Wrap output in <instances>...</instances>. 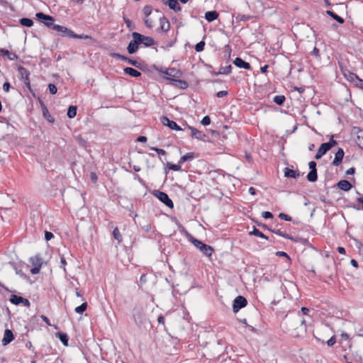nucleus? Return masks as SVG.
Instances as JSON below:
<instances>
[{
  "label": "nucleus",
  "instance_id": "3c124183",
  "mask_svg": "<svg viewBox=\"0 0 363 363\" xmlns=\"http://www.w3.org/2000/svg\"><path fill=\"white\" fill-rule=\"evenodd\" d=\"M66 264H67L66 259H65V257L62 255L60 258V267L63 268L65 272H66V268H65Z\"/></svg>",
  "mask_w": 363,
  "mask_h": 363
},
{
  "label": "nucleus",
  "instance_id": "09e8293b",
  "mask_svg": "<svg viewBox=\"0 0 363 363\" xmlns=\"http://www.w3.org/2000/svg\"><path fill=\"white\" fill-rule=\"evenodd\" d=\"M211 123V118L209 116H206L201 120V124L203 125H208Z\"/></svg>",
  "mask_w": 363,
  "mask_h": 363
},
{
  "label": "nucleus",
  "instance_id": "c756f323",
  "mask_svg": "<svg viewBox=\"0 0 363 363\" xmlns=\"http://www.w3.org/2000/svg\"><path fill=\"white\" fill-rule=\"evenodd\" d=\"M326 13L328 15H329L330 16H331L333 19H335V21H337L340 23H343L344 21H345L344 19L342 17L339 16L338 15H337L336 13H335L332 11L328 10L326 11Z\"/></svg>",
  "mask_w": 363,
  "mask_h": 363
},
{
  "label": "nucleus",
  "instance_id": "5701e85b",
  "mask_svg": "<svg viewBox=\"0 0 363 363\" xmlns=\"http://www.w3.org/2000/svg\"><path fill=\"white\" fill-rule=\"evenodd\" d=\"M218 17V13L216 11H208L205 13V18L208 22H212L217 19Z\"/></svg>",
  "mask_w": 363,
  "mask_h": 363
},
{
  "label": "nucleus",
  "instance_id": "39448f33",
  "mask_svg": "<svg viewBox=\"0 0 363 363\" xmlns=\"http://www.w3.org/2000/svg\"><path fill=\"white\" fill-rule=\"evenodd\" d=\"M35 16H36L37 18L40 21L43 23L47 27H48L49 28H52V27L54 24L53 21H55L53 17L46 15L42 12L37 13Z\"/></svg>",
  "mask_w": 363,
  "mask_h": 363
},
{
  "label": "nucleus",
  "instance_id": "e2e57ef3",
  "mask_svg": "<svg viewBox=\"0 0 363 363\" xmlns=\"http://www.w3.org/2000/svg\"><path fill=\"white\" fill-rule=\"evenodd\" d=\"M276 255L279 257H285L290 260L289 256L285 252L279 251L276 253Z\"/></svg>",
  "mask_w": 363,
  "mask_h": 363
},
{
  "label": "nucleus",
  "instance_id": "4468645a",
  "mask_svg": "<svg viewBox=\"0 0 363 363\" xmlns=\"http://www.w3.org/2000/svg\"><path fill=\"white\" fill-rule=\"evenodd\" d=\"M233 64L239 68H242L247 70L251 69V65L250 63L244 61L240 57H236L233 61Z\"/></svg>",
  "mask_w": 363,
  "mask_h": 363
},
{
  "label": "nucleus",
  "instance_id": "1a4fd4ad",
  "mask_svg": "<svg viewBox=\"0 0 363 363\" xmlns=\"http://www.w3.org/2000/svg\"><path fill=\"white\" fill-rule=\"evenodd\" d=\"M163 73L167 76V79L172 81H174V79H179L182 75V72L176 68H169L166 69Z\"/></svg>",
  "mask_w": 363,
  "mask_h": 363
},
{
  "label": "nucleus",
  "instance_id": "a211bd4d",
  "mask_svg": "<svg viewBox=\"0 0 363 363\" xmlns=\"http://www.w3.org/2000/svg\"><path fill=\"white\" fill-rule=\"evenodd\" d=\"M13 339L14 336L12 331L9 329H6L4 332V335L2 339L3 345H6L9 344Z\"/></svg>",
  "mask_w": 363,
  "mask_h": 363
},
{
  "label": "nucleus",
  "instance_id": "b1692460",
  "mask_svg": "<svg viewBox=\"0 0 363 363\" xmlns=\"http://www.w3.org/2000/svg\"><path fill=\"white\" fill-rule=\"evenodd\" d=\"M232 66L228 65L226 67H221L218 72L213 73L214 75H219V74H229L232 72Z\"/></svg>",
  "mask_w": 363,
  "mask_h": 363
},
{
  "label": "nucleus",
  "instance_id": "6ab92c4d",
  "mask_svg": "<svg viewBox=\"0 0 363 363\" xmlns=\"http://www.w3.org/2000/svg\"><path fill=\"white\" fill-rule=\"evenodd\" d=\"M328 145H326L325 143H322L320 147L318 150V152L315 156L316 160L320 159L330 149L328 147Z\"/></svg>",
  "mask_w": 363,
  "mask_h": 363
},
{
  "label": "nucleus",
  "instance_id": "bf43d9fd",
  "mask_svg": "<svg viewBox=\"0 0 363 363\" xmlns=\"http://www.w3.org/2000/svg\"><path fill=\"white\" fill-rule=\"evenodd\" d=\"M336 342L335 337H331L328 341L327 345L330 347L333 346Z\"/></svg>",
  "mask_w": 363,
  "mask_h": 363
},
{
  "label": "nucleus",
  "instance_id": "473e14b6",
  "mask_svg": "<svg viewBox=\"0 0 363 363\" xmlns=\"http://www.w3.org/2000/svg\"><path fill=\"white\" fill-rule=\"evenodd\" d=\"M174 82H175L176 86H179L181 89H184L188 87V83L186 81L181 80L179 79H174Z\"/></svg>",
  "mask_w": 363,
  "mask_h": 363
},
{
  "label": "nucleus",
  "instance_id": "e433bc0d",
  "mask_svg": "<svg viewBox=\"0 0 363 363\" xmlns=\"http://www.w3.org/2000/svg\"><path fill=\"white\" fill-rule=\"evenodd\" d=\"M87 308V303L84 302L80 306L75 308L74 311L77 313L82 314Z\"/></svg>",
  "mask_w": 363,
  "mask_h": 363
},
{
  "label": "nucleus",
  "instance_id": "9b49d317",
  "mask_svg": "<svg viewBox=\"0 0 363 363\" xmlns=\"http://www.w3.org/2000/svg\"><path fill=\"white\" fill-rule=\"evenodd\" d=\"M162 123L169 127L172 130H182V129L177 124L176 122L169 120L167 116H162L160 118Z\"/></svg>",
  "mask_w": 363,
  "mask_h": 363
},
{
  "label": "nucleus",
  "instance_id": "680f3d73",
  "mask_svg": "<svg viewBox=\"0 0 363 363\" xmlns=\"http://www.w3.org/2000/svg\"><path fill=\"white\" fill-rule=\"evenodd\" d=\"M227 95H228L227 91H220L217 92V94H216V96L218 98H221V97L225 96Z\"/></svg>",
  "mask_w": 363,
  "mask_h": 363
},
{
  "label": "nucleus",
  "instance_id": "412c9836",
  "mask_svg": "<svg viewBox=\"0 0 363 363\" xmlns=\"http://www.w3.org/2000/svg\"><path fill=\"white\" fill-rule=\"evenodd\" d=\"M284 177H291V178L296 179L300 176L299 172H298L295 170L291 169L288 167H286L284 169Z\"/></svg>",
  "mask_w": 363,
  "mask_h": 363
},
{
  "label": "nucleus",
  "instance_id": "0eeeda50",
  "mask_svg": "<svg viewBox=\"0 0 363 363\" xmlns=\"http://www.w3.org/2000/svg\"><path fill=\"white\" fill-rule=\"evenodd\" d=\"M52 29L60 33L62 36H67L69 38H72V36H74V31L63 26L53 24Z\"/></svg>",
  "mask_w": 363,
  "mask_h": 363
},
{
  "label": "nucleus",
  "instance_id": "79ce46f5",
  "mask_svg": "<svg viewBox=\"0 0 363 363\" xmlns=\"http://www.w3.org/2000/svg\"><path fill=\"white\" fill-rule=\"evenodd\" d=\"M204 46L205 43L203 41H201L195 45V50L196 52H201L203 50Z\"/></svg>",
  "mask_w": 363,
  "mask_h": 363
},
{
  "label": "nucleus",
  "instance_id": "dca6fc26",
  "mask_svg": "<svg viewBox=\"0 0 363 363\" xmlns=\"http://www.w3.org/2000/svg\"><path fill=\"white\" fill-rule=\"evenodd\" d=\"M162 1L164 4L168 5L169 9L174 11H180L182 9L177 0H162Z\"/></svg>",
  "mask_w": 363,
  "mask_h": 363
},
{
  "label": "nucleus",
  "instance_id": "13d9d810",
  "mask_svg": "<svg viewBox=\"0 0 363 363\" xmlns=\"http://www.w3.org/2000/svg\"><path fill=\"white\" fill-rule=\"evenodd\" d=\"M357 134V139L359 141V143L363 145V130H359Z\"/></svg>",
  "mask_w": 363,
  "mask_h": 363
},
{
  "label": "nucleus",
  "instance_id": "cd10ccee",
  "mask_svg": "<svg viewBox=\"0 0 363 363\" xmlns=\"http://www.w3.org/2000/svg\"><path fill=\"white\" fill-rule=\"evenodd\" d=\"M57 336L59 337L60 340L62 342L64 345H68L69 337L66 333H57Z\"/></svg>",
  "mask_w": 363,
  "mask_h": 363
},
{
  "label": "nucleus",
  "instance_id": "f704fd0d",
  "mask_svg": "<svg viewBox=\"0 0 363 363\" xmlns=\"http://www.w3.org/2000/svg\"><path fill=\"white\" fill-rule=\"evenodd\" d=\"M286 100V98L283 95H277L274 97L273 101L277 105H282Z\"/></svg>",
  "mask_w": 363,
  "mask_h": 363
},
{
  "label": "nucleus",
  "instance_id": "c85d7f7f",
  "mask_svg": "<svg viewBox=\"0 0 363 363\" xmlns=\"http://www.w3.org/2000/svg\"><path fill=\"white\" fill-rule=\"evenodd\" d=\"M10 301L15 305H18L23 301V298L17 295H11Z\"/></svg>",
  "mask_w": 363,
  "mask_h": 363
},
{
  "label": "nucleus",
  "instance_id": "6e6d98bb",
  "mask_svg": "<svg viewBox=\"0 0 363 363\" xmlns=\"http://www.w3.org/2000/svg\"><path fill=\"white\" fill-rule=\"evenodd\" d=\"M125 61H127L129 64H130V65H132L133 66H135L137 67H138L139 65H140V63L138 62H137L136 60L130 59L128 57V60H126Z\"/></svg>",
  "mask_w": 363,
  "mask_h": 363
},
{
  "label": "nucleus",
  "instance_id": "c03bdc74",
  "mask_svg": "<svg viewBox=\"0 0 363 363\" xmlns=\"http://www.w3.org/2000/svg\"><path fill=\"white\" fill-rule=\"evenodd\" d=\"M152 10V7L150 6L147 5L143 8V13L146 17H147L151 14Z\"/></svg>",
  "mask_w": 363,
  "mask_h": 363
},
{
  "label": "nucleus",
  "instance_id": "37998d69",
  "mask_svg": "<svg viewBox=\"0 0 363 363\" xmlns=\"http://www.w3.org/2000/svg\"><path fill=\"white\" fill-rule=\"evenodd\" d=\"M111 56L116 59H119L123 61L128 60V57L118 53H111Z\"/></svg>",
  "mask_w": 363,
  "mask_h": 363
},
{
  "label": "nucleus",
  "instance_id": "774afa93",
  "mask_svg": "<svg viewBox=\"0 0 363 363\" xmlns=\"http://www.w3.org/2000/svg\"><path fill=\"white\" fill-rule=\"evenodd\" d=\"M312 55H313L316 57H319V50L316 47L313 48L312 51Z\"/></svg>",
  "mask_w": 363,
  "mask_h": 363
},
{
  "label": "nucleus",
  "instance_id": "ea45409f",
  "mask_svg": "<svg viewBox=\"0 0 363 363\" xmlns=\"http://www.w3.org/2000/svg\"><path fill=\"white\" fill-rule=\"evenodd\" d=\"M167 166L169 169L174 171H182L181 164H179V163H178V164L167 163Z\"/></svg>",
  "mask_w": 363,
  "mask_h": 363
},
{
  "label": "nucleus",
  "instance_id": "69168bd1",
  "mask_svg": "<svg viewBox=\"0 0 363 363\" xmlns=\"http://www.w3.org/2000/svg\"><path fill=\"white\" fill-rule=\"evenodd\" d=\"M355 84L359 88L363 89V80L362 79H360L359 78H358L357 80L356 81Z\"/></svg>",
  "mask_w": 363,
  "mask_h": 363
},
{
  "label": "nucleus",
  "instance_id": "7c9ffc66",
  "mask_svg": "<svg viewBox=\"0 0 363 363\" xmlns=\"http://www.w3.org/2000/svg\"><path fill=\"white\" fill-rule=\"evenodd\" d=\"M317 170H311L307 175V179L311 182H314L317 180Z\"/></svg>",
  "mask_w": 363,
  "mask_h": 363
},
{
  "label": "nucleus",
  "instance_id": "f8f14e48",
  "mask_svg": "<svg viewBox=\"0 0 363 363\" xmlns=\"http://www.w3.org/2000/svg\"><path fill=\"white\" fill-rule=\"evenodd\" d=\"M160 26L157 29V32L160 30L167 32L170 29V23L165 16H162L160 18Z\"/></svg>",
  "mask_w": 363,
  "mask_h": 363
},
{
  "label": "nucleus",
  "instance_id": "338daca9",
  "mask_svg": "<svg viewBox=\"0 0 363 363\" xmlns=\"http://www.w3.org/2000/svg\"><path fill=\"white\" fill-rule=\"evenodd\" d=\"M309 168L311 170H317L316 169V163L314 161H311L308 164Z\"/></svg>",
  "mask_w": 363,
  "mask_h": 363
},
{
  "label": "nucleus",
  "instance_id": "f03ea898",
  "mask_svg": "<svg viewBox=\"0 0 363 363\" xmlns=\"http://www.w3.org/2000/svg\"><path fill=\"white\" fill-rule=\"evenodd\" d=\"M133 316L135 323L139 327L145 325L148 323V318L143 310L140 308H135L133 311Z\"/></svg>",
  "mask_w": 363,
  "mask_h": 363
},
{
  "label": "nucleus",
  "instance_id": "8fccbe9b",
  "mask_svg": "<svg viewBox=\"0 0 363 363\" xmlns=\"http://www.w3.org/2000/svg\"><path fill=\"white\" fill-rule=\"evenodd\" d=\"M279 217L282 219V220H286V221H291V217L284 213H280L279 214Z\"/></svg>",
  "mask_w": 363,
  "mask_h": 363
},
{
  "label": "nucleus",
  "instance_id": "052dcab7",
  "mask_svg": "<svg viewBox=\"0 0 363 363\" xmlns=\"http://www.w3.org/2000/svg\"><path fill=\"white\" fill-rule=\"evenodd\" d=\"M124 21L127 26V27L130 29V30H133V26L132 25V23L131 21L128 19V18H126L124 17Z\"/></svg>",
  "mask_w": 363,
  "mask_h": 363
},
{
  "label": "nucleus",
  "instance_id": "6e6552de",
  "mask_svg": "<svg viewBox=\"0 0 363 363\" xmlns=\"http://www.w3.org/2000/svg\"><path fill=\"white\" fill-rule=\"evenodd\" d=\"M135 35H137V32H133L132 33L133 40L129 43L127 47V50L129 54H133L138 50L140 42H138V38Z\"/></svg>",
  "mask_w": 363,
  "mask_h": 363
},
{
  "label": "nucleus",
  "instance_id": "f257e3e1",
  "mask_svg": "<svg viewBox=\"0 0 363 363\" xmlns=\"http://www.w3.org/2000/svg\"><path fill=\"white\" fill-rule=\"evenodd\" d=\"M186 237L188 240L196 247L198 248L204 255H206L208 257H211L214 250L213 248L208 245L201 241L197 240L196 238H194L189 233H186Z\"/></svg>",
  "mask_w": 363,
  "mask_h": 363
},
{
  "label": "nucleus",
  "instance_id": "9d476101",
  "mask_svg": "<svg viewBox=\"0 0 363 363\" xmlns=\"http://www.w3.org/2000/svg\"><path fill=\"white\" fill-rule=\"evenodd\" d=\"M138 42L140 44H143L145 47H150L155 44V42L153 38L149 36H145L139 33H137V35Z\"/></svg>",
  "mask_w": 363,
  "mask_h": 363
},
{
  "label": "nucleus",
  "instance_id": "2eb2a0df",
  "mask_svg": "<svg viewBox=\"0 0 363 363\" xmlns=\"http://www.w3.org/2000/svg\"><path fill=\"white\" fill-rule=\"evenodd\" d=\"M345 152L342 148H339L335 153V158L332 162L333 165L338 166L342 161Z\"/></svg>",
  "mask_w": 363,
  "mask_h": 363
},
{
  "label": "nucleus",
  "instance_id": "423d86ee",
  "mask_svg": "<svg viewBox=\"0 0 363 363\" xmlns=\"http://www.w3.org/2000/svg\"><path fill=\"white\" fill-rule=\"evenodd\" d=\"M247 303V299L242 296H237L233 301V311L234 313H237L240 309L244 308Z\"/></svg>",
  "mask_w": 363,
  "mask_h": 363
},
{
  "label": "nucleus",
  "instance_id": "0e129e2a",
  "mask_svg": "<svg viewBox=\"0 0 363 363\" xmlns=\"http://www.w3.org/2000/svg\"><path fill=\"white\" fill-rule=\"evenodd\" d=\"M11 88V85L9 84V82H5L4 84H3V89L4 91L6 92H9V89Z\"/></svg>",
  "mask_w": 363,
  "mask_h": 363
},
{
  "label": "nucleus",
  "instance_id": "a19ab883",
  "mask_svg": "<svg viewBox=\"0 0 363 363\" xmlns=\"http://www.w3.org/2000/svg\"><path fill=\"white\" fill-rule=\"evenodd\" d=\"M334 135L331 136L330 140L328 143H324L326 145H328V147L330 150L333 147L337 145V142L333 139Z\"/></svg>",
  "mask_w": 363,
  "mask_h": 363
},
{
  "label": "nucleus",
  "instance_id": "a18cd8bd",
  "mask_svg": "<svg viewBox=\"0 0 363 363\" xmlns=\"http://www.w3.org/2000/svg\"><path fill=\"white\" fill-rule=\"evenodd\" d=\"M294 320H296V323H299L300 324V326L303 328V330L304 331L306 330V325H305V320L304 319H300L298 317L294 319Z\"/></svg>",
  "mask_w": 363,
  "mask_h": 363
},
{
  "label": "nucleus",
  "instance_id": "20e7f679",
  "mask_svg": "<svg viewBox=\"0 0 363 363\" xmlns=\"http://www.w3.org/2000/svg\"><path fill=\"white\" fill-rule=\"evenodd\" d=\"M30 262L32 264V266L33 267L30 269L31 274H38L41 269L42 264H43L42 258L38 255H35V256L30 258Z\"/></svg>",
  "mask_w": 363,
  "mask_h": 363
},
{
  "label": "nucleus",
  "instance_id": "4be33fe9",
  "mask_svg": "<svg viewBox=\"0 0 363 363\" xmlns=\"http://www.w3.org/2000/svg\"><path fill=\"white\" fill-rule=\"evenodd\" d=\"M124 72L126 74H128L133 77H139L141 76V72L139 71L132 68V67H125L124 69Z\"/></svg>",
  "mask_w": 363,
  "mask_h": 363
},
{
  "label": "nucleus",
  "instance_id": "5fc2aeb1",
  "mask_svg": "<svg viewBox=\"0 0 363 363\" xmlns=\"http://www.w3.org/2000/svg\"><path fill=\"white\" fill-rule=\"evenodd\" d=\"M53 236L54 235H53V234L51 232H49V231H45V239L47 241L50 240L53 238Z\"/></svg>",
  "mask_w": 363,
  "mask_h": 363
},
{
  "label": "nucleus",
  "instance_id": "72a5a7b5",
  "mask_svg": "<svg viewBox=\"0 0 363 363\" xmlns=\"http://www.w3.org/2000/svg\"><path fill=\"white\" fill-rule=\"evenodd\" d=\"M250 235H253L262 238L268 239V237H267L264 233H262L261 231H259L257 228L255 227L253 228V230L250 233Z\"/></svg>",
  "mask_w": 363,
  "mask_h": 363
},
{
  "label": "nucleus",
  "instance_id": "a878e982",
  "mask_svg": "<svg viewBox=\"0 0 363 363\" xmlns=\"http://www.w3.org/2000/svg\"><path fill=\"white\" fill-rule=\"evenodd\" d=\"M194 158V152H188L185 155L182 156L179 160V164H182L187 161H191Z\"/></svg>",
  "mask_w": 363,
  "mask_h": 363
},
{
  "label": "nucleus",
  "instance_id": "ddd939ff",
  "mask_svg": "<svg viewBox=\"0 0 363 363\" xmlns=\"http://www.w3.org/2000/svg\"><path fill=\"white\" fill-rule=\"evenodd\" d=\"M188 128L191 130V136L192 138H195L200 140H203L206 138V135L203 132L189 125H188Z\"/></svg>",
  "mask_w": 363,
  "mask_h": 363
},
{
  "label": "nucleus",
  "instance_id": "de8ad7c7",
  "mask_svg": "<svg viewBox=\"0 0 363 363\" xmlns=\"http://www.w3.org/2000/svg\"><path fill=\"white\" fill-rule=\"evenodd\" d=\"M72 38H78V39H92V38L90 35H77L74 33V36H72Z\"/></svg>",
  "mask_w": 363,
  "mask_h": 363
},
{
  "label": "nucleus",
  "instance_id": "393cba45",
  "mask_svg": "<svg viewBox=\"0 0 363 363\" xmlns=\"http://www.w3.org/2000/svg\"><path fill=\"white\" fill-rule=\"evenodd\" d=\"M0 52L2 54V55L7 56L10 60H15L18 58L15 53L11 52L8 50L0 49Z\"/></svg>",
  "mask_w": 363,
  "mask_h": 363
},
{
  "label": "nucleus",
  "instance_id": "4c0bfd02",
  "mask_svg": "<svg viewBox=\"0 0 363 363\" xmlns=\"http://www.w3.org/2000/svg\"><path fill=\"white\" fill-rule=\"evenodd\" d=\"M67 114L69 118H73L77 114V107L74 106H70Z\"/></svg>",
  "mask_w": 363,
  "mask_h": 363
},
{
  "label": "nucleus",
  "instance_id": "f3484780",
  "mask_svg": "<svg viewBox=\"0 0 363 363\" xmlns=\"http://www.w3.org/2000/svg\"><path fill=\"white\" fill-rule=\"evenodd\" d=\"M336 186L344 191H350L352 186L351 184V183L350 182H348L347 180H340L339 181L337 184H336Z\"/></svg>",
  "mask_w": 363,
  "mask_h": 363
},
{
  "label": "nucleus",
  "instance_id": "2f4dec72",
  "mask_svg": "<svg viewBox=\"0 0 363 363\" xmlns=\"http://www.w3.org/2000/svg\"><path fill=\"white\" fill-rule=\"evenodd\" d=\"M272 233L281 236V237H283L286 239H289V240H294L293 238L289 235V234L284 233V232H282L280 230H276V229H273V230H270Z\"/></svg>",
  "mask_w": 363,
  "mask_h": 363
},
{
  "label": "nucleus",
  "instance_id": "7ed1b4c3",
  "mask_svg": "<svg viewBox=\"0 0 363 363\" xmlns=\"http://www.w3.org/2000/svg\"><path fill=\"white\" fill-rule=\"evenodd\" d=\"M153 194L157 199L169 208H172L174 207L173 201L169 199V196L166 193L157 190L155 191Z\"/></svg>",
  "mask_w": 363,
  "mask_h": 363
},
{
  "label": "nucleus",
  "instance_id": "603ef678",
  "mask_svg": "<svg viewBox=\"0 0 363 363\" xmlns=\"http://www.w3.org/2000/svg\"><path fill=\"white\" fill-rule=\"evenodd\" d=\"M262 216L263 218L268 219V218H272L273 214L271 212L269 211H264L262 213Z\"/></svg>",
  "mask_w": 363,
  "mask_h": 363
},
{
  "label": "nucleus",
  "instance_id": "aec40b11",
  "mask_svg": "<svg viewBox=\"0 0 363 363\" xmlns=\"http://www.w3.org/2000/svg\"><path fill=\"white\" fill-rule=\"evenodd\" d=\"M40 106L42 108V113L44 118H45L49 122L54 123L55 120L54 118L50 115L48 109L47 108L45 104L40 101Z\"/></svg>",
  "mask_w": 363,
  "mask_h": 363
},
{
  "label": "nucleus",
  "instance_id": "864d4df0",
  "mask_svg": "<svg viewBox=\"0 0 363 363\" xmlns=\"http://www.w3.org/2000/svg\"><path fill=\"white\" fill-rule=\"evenodd\" d=\"M358 78L359 77L354 73L349 74L348 79L351 82H356Z\"/></svg>",
  "mask_w": 363,
  "mask_h": 363
},
{
  "label": "nucleus",
  "instance_id": "58836bf2",
  "mask_svg": "<svg viewBox=\"0 0 363 363\" xmlns=\"http://www.w3.org/2000/svg\"><path fill=\"white\" fill-rule=\"evenodd\" d=\"M113 238L116 240H117L118 242H121L122 241V236H121V233L117 227H116L113 229Z\"/></svg>",
  "mask_w": 363,
  "mask_h": 363
},
{
  "label": "nucleus",
  "instance_id": "4d7b16f0",
  "mask_svg": "<svg viewBox=\"0 0 363 363\" xmlns=\"http://www.w3.org/2000/svg\"><path fill=\"white\" fill-rule=\"evenodd\" d=\"M152 150H155L158 155H166L165 150L157 147H151Z\"/></svg>",
  "mask_w": 363,
  "mask_h": 363
},
{
  "label": "nucleus",
  "instance_id": "c9c22d12",
  "mask_svg": "<svg viewBox=\"0 0 363 363\" xmlns=\"http://www.w3.org/2000/svg\"><path fill=\"white\" fill-rule=\"evenodd\" d=\"M20 23L23 26H26V27H31L33 24V21L30 19V18H23L20 20Z\"/></svg>",
  "mask_w": 363,
  "mask_h": 363
},
{
  "label": "nucleus",
  "instance_id": "49530a36",
  "mask_svg": "<svg viewBox=\"0 0 363 363\" xmlns=\"http://www.w3.org/2000/svg\"><path fill=\"white\" fill-rule=\"evenodd\" d=\"M48 89L51 94H55L57 91V89L54 84H49Z\"/></svg>",
  "mask_w": 363,
  "mask_h": 363
},
{
  "label": "nucleus",
  "instance_id": "bb28decb",
  "mask_svg": "<svg viewBox=\"0 0 363 363\" xmlns=\"http://www.w3.org/2000/svg\"><path fill=\"white\" fill-rule=\"evenodd\" d=\"M18 72L21 76V78L25 80L26 79L29 78L30 72L27 69L22 66H19L18 68Z\"/></svg>",
  "mask_w": 363,
  "mask_h": 363
}]
</instances>
